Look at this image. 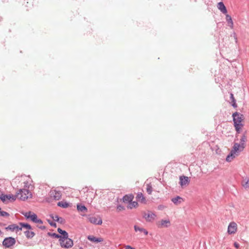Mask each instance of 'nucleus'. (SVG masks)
I'll use <instances>...</instances> for the list:
<instances>
[{"label":"nucleus","mask_w":249,"mask_h":249,"mask_svg":"<svg viewBox=\"0 0 249 249\" xmlns=\"http://www.w3.org/2000/svg\"><path fill=\"white\" fill-rule=\"evenodd\" d=\"M16 243V240L14 238L9 237L6 238L3 241V245L6 248H9Z\"/></svg>","instance_id":"9"},{"label":"nucleus","mask_w":249,"mask_h":249,"mask_svg":"<svg viewBox=\"0 0 249 249\" xmlns=\"http://www.w3.org/2000/svg\"><path fill=\"white\" fill-rule=\"evenodd\" d=\"M138 203L136 201H131L127 206L128 209H132L133 208H136L138 207Z\"/></svg>","instance_id":"21"},{"label":"nucleus","mask_w":249,"mask_h":249,"mask_svg":"<svg viewBox=\"0 0 249 249\" xmlns=\"http://www.w3.org/2000/svg\"><path fill=\"white\" fill-rule=\"evenodd\" d=\"M237 231V225L234 222H231L228 227L227 232L229 234H235Z\"/></svg>","instance_id":"8"},{"label":"nucleus","mask_w":249,"mask_h":249,"mask_svg":"<svg viewBox=\"0 0 249 249\" xmlns=\"http://www.w3.org/2000/svg\"><path fill=\"white\" fill-rule=\"evenodd\" d=\"M227 21L228 22L229 26H230L231 28H232V26H233V22L232 21L231 17H227Z\"/></svg>","instance_id":"29"},{"label":"nucleus","mask_w":249,"mask_h":249,"mask_svg":"<svg viewBox=\"0 0 249 249\" xmlns=\"http://www.w3.org/2000/svg\"><path fill=\"white\" fill-rule=\"evenodd\" d=\"M142 217L148 222H153L156 218L157 215L151 211H147L142 212Z\"/></svg>","instance_id":"6"},{"label":"nucleus","mask_w":249,"mask_h":249,"mask_svg":"<svg viewBox=\"0 0 249 249\" xmlns=\"http://www.w3.org/2000/svg\"><path fill=\"white\" fill-rule=\"evenodd\" d=\"M231 105L234 108H236L237 107V105L236 103V101H233V102H231Z\"/></svg>","instance_id":"33"},{"label":"nucleus","mask_w":249,"mask_h":249,"mask_svg":"<svg viewBox=\"0 0 249 249\" xmlns=\"http://www.w3.org/2000/svg\"><path fill=\"white\" fill-rule=\"evenodd\" d=\"M170 222L169 220H161L158 222L157 225L159 228L167 227L170 225Z\"/></svg>","instance_id":"14"},{"label":"nucleus","mask_w":249,"mask_h":249,"mask_svg":"<svg viewBox=\"0 0 249 249\" xmlns=\"http://www.w3.org/2000/svg\"><path fill=\"white\" fill-rule=\"evenodd\" d=\"M146 191L149 194H151L152 192V187L150 183L146 184Z\"/></svg>","instance_id":"26"},{"label":"nucleus","mask_w":249,"mask_h":249,"mask_svg":"<svg viewBox=\"0 0 249 249\" xmlns=\"http://www.w3.org/2000/svg\"><path fill=\"white\" fill-rule=\"evenodd\" d=\"M242 185L244 188H249V179L245 180Z\"/></svg>","instance_id":"28"},{"label":"nucleus","mask_w":249,"mask_h":249,"mask_svg":"<svg viewBox=\"0 0 249 249\" xmlns=\"http://www.w3.org/2000/svg\"><path fill=\"white\" fill-rule=\"evenodd\" d=\"M134 228L136 232L140 231L141 232H143L145 235L148 234L147 231L144 228H141L137 225H135Z\"/></svg>","instance_id":"20"},{"label":"nucleus","mask_w":249,"mask_h":249,"mask_svg":"<svg viewBox=\"0 0 249 249\" xmlns=\"http://www.w3.org/2000/svg\"><path fill=\"white\" fill-rule=\"evenodd\" d=\"M232 116L235 129L238 133H240L242 127L243 126L242 122L244 120V116L237 112H235L232 114Z\"/></svg>","instance_id":"2"},{"label":"nucleus","mask_w":249,"mask_h":249,"mask_svg":"<svg viewBox=\"0 0 249 249\" xmlns=\"http://www.w3.org/2000/svg\"><path fill=\"white\" fill-rule=\"evenodd\" d=\"M0 199L3 202L7 203L9 201H15L16 199V196L11 194H1L0 195Z\"/></svg>","instance_id":"7"},{"label":"nucleus","mask_w":249,"mask_h":249,"mask_svg":"<svg viewBox=\"0 0 249 249\" xmlns=\"http://www.w3.org/2000/svg\"><path fill=\"white\" fill-rule=\"evenodd\" d=\"M124 210V207L122 206V205H119L117 207V210L118 212H121V211H123Z\"/></svg>","instance_id":"31"},{"label":"nucleus","mask_w":249,"mask_h":249,"mask_svg":"<svg viewBox=\"0 0 249 249\" xmlns=\"http://www.w3.org/2000/svg\"><path fill=\"white\" fill-rule=\"evenodd\" d=\"M6 230H9L13 231H16L18 232L19 231H20L22 230V227H19V225H17L16 224H12L8 226L6 228Z\"/></svg>","instance_id":"13"},{"label":"nucleus","mask_w":249,"mask_h":249,"mask_svg":"<svg viewBox=\"0 0 249 249\" xmlns=\"http://www.w3.org/2000/svg\"><path fill=\"white\" fill-rule=\"evenodd\" d=\"M57 205L59 207L66 208L69 207V204L68 203L65 201H60L58 202Z\"/></svg>","instance_id":"25"},{"label":"nucleus","mask_w":249,"mask_h":249,"mask_svg":"<svg viewBox=\"0 0 249 249\" xmlns=\"http://www.w3.org/2000/svg\"><path fill=\"white\" fill-rule=\"evenodd\" d=\"M15 196H16V198H18L20 200L25 201L32 198V194L28 189H22L19 190Z\"/></svg>","instance_id":"4"},{"label":"nucleus","mask_w":249,"mask_h":249,"mask_svg":"<svg viewBox=\"0 0 249 249\" xmlns=\"http://www.w3.org/2000/svg\"><path fill=\"white\" fill-rule=\"evenodd\" d=\"M19 224V227H22V229L23 228H25L28 230H30L31 229V226L28 224L20 223Z\"/></svg>","instance_id":"27"},{"label":"nucleus","mask_w":249,"mask_h":249,"mask_svg":"<svg viewBox=\"0 0 249 249\" xmlns=\"http://www.w3.org/2000/svg\"><path fill=\"white\" fill-rule=\"evenodd\" d=\"M190 179L188 177L180 176L179 177V184L181 187L183 188L189 185L190 183Z\"/></svg>","instance_id":"10"},{"label":"nucleus","mask_w":249,"mask_h":249,"mask_svg":"<svg viewBox=\"0 0 249 249\" xmlns=\"http://www.w3.org/2000/svg\"><path fill=\"white\" fill-rule=\"evenodd\" d=\"M234 247L236 248H238L239 247V244L237 243H234Z\"/></svg>","instance_id":"35"},{"label":"nucleus","mask_w":249,"mask_h":249,"mask_svg":"<svg viewBox=\"0 0 249 249\" xmlns=\"http://www.w3.org/2000/svg\"><path fill=\"white\" fill-rule=\"evenodd\" d=\"M24 234L27 238H32L35 235V233H34V232H33L32 231H30L29 230L25 231L24 232Z\"/></svg>","instance_id":"23"},{"label":"nucleus","mask_w":249,"mask_h":249,"mask_svg":"<svg viewBox=\"0 0 249 249\" xmlns=\"http://www.w3.org/2000/svg\"><path fill=\"white\" fill-rule=\"evenodd\" d=\"M247 137L245 135H243L240 139V143L234 142L232 149L230 154L227 157L226 161L231 162L236 157L239 155V153L243 151L246 146V142Z\"/></svg>","instance_id":"1"},{"label":"nucleus","mask_w":249,"mask_h":249,"mask_svg":"<svg viewBox=\"0 0 249 249\" xmlns=\"http://www.w3.org/2000/svg\"><path fill=\"white\" fill-rule=\"evenodd\" d=\"M1 210V209L0 208V210Z\"/></svg>","instance_id":"40"},{"label":"nucleus","mask_w":249,"mask_h":249,"mask_svg":"<svg viewBox=\"0 0 249 249\" xmlns=\"http://www.w3.org/2000/svg\"><path fill=\"white\" fill-rule=\"evenodd\" d=\"M171 200L175 205H177L180 204L184 201L183 198L179 196L173 198Z\"/></svg>","instance_id":"17"},{"label":"nucleus","mask_w":249,"mask_h":249,"mask_svg":"<svg viewBox=\"0 0 249 249\" xmlns=\"http://www.w3.org/2000/svg\"><path fill=\"white\" fill-rule=\"evenodd\" d=\"M230 98L231 100V102H233V101H236V100L234 97L233 94L231 93L230 94Z\"/></svg>","instance_id":"34"},{"label":"nucleus","mask_w":249,"mask_h":249,"mask_svg":"<svg viewBox=\"0 0 249 249\" xmlns=\"http://www.w3.org/2000/svg\"><path fill=\"white\" fill-rule=\"evenodd\" d=\"M164 208V206H163V205H160L159 207H158V209H160V210H161V209H163Z\"/></svg>","instance_id":"36"},{"label":"nucleus","mask_w":249,"mask_h":249,"mask_svg":"<svg viewBox=\"0 0 249 249\" xmlns=\"http://www.w3.org/2000/svg\"><path fill=\"white\" fill-rule=\"evenodd\" d=\"M57 231L60 234H61L60 235V237H61L60 238H63V237L64 238V237L68 236V233L65 231H63V230H61V229L58 228L57 229Z\"/></svg>","instance_id":"24"},{"label":"nucleus","mask_w":249,"mask_h":249,"mask_svg":"<svg viewBox=\"0 0 249 249\" xmlns=\"http://www.w3.org/2000/svg\"><path fill=\"white\" fill-rule=\"evenodd\" d=\"M59 241L61 247L63 248H71L73 245V241L69 238L68 236L61 238L59 239Z\"/></svg>","instance_id":"5"},{"label":"nucleus","mask_w":249,"mask_h":249,"mask_svg":"<svg viewBox=\"0 0 249 249\" xmlns=\"http://www.w3.org/2000/svg\"><path fill=\"white\" fill-rule=\"evenodd\" d=\"M125 249H135L134 248H132L130 246H127L125 247Z\"/></svg>","instance_id":"37"},{"label":"nucleus","mask_w":249,"mask_h":249,"mask_svg":"<svg viewBox=\"0 0 249 249\" xmlns=\"http://www.w3.org/2000/svg\"><path fill=\"white\" fill-rule=\"evenodd\" d=\"M52 218L53 219V220L56 221H59L60 219H62L61 217H59L57 215H55L54 216H52Z\"/></svg>","instance_id":"30"},{"label":"nucleus","mask_w":249,"mask_h":249,"mask_svg":"<svg viewBox=\"0 0 249 249\" xmlns=\"http://www.w3.org/2000/svg\"><path fill=\"white\" fill-rule=\"evenodd\" d=\"M60 223H62L63 222V218H62V219H60L59 221Z\"/></svg>","instance_id":"38"},{"label":"nucleus","mask_w":249,"mask_h":249,"mask_svg":"<svg viewBox=\"0 0 249 249\" xmlns=\"http://www.w3.org/2000/svg\"><path fill=\"white\" fill-rule=\"evenodd\" d=\"M134 198V196L132 194L126 195L123 197V201L124 203H129L133 200Z\"/></svg>","instance_id":"16"},{"label":"nucleus","mask_w":249,"mask_h":249,"mask_svg":"<svg viewBox=\"0 0 249 249\" xmlns=\"http://www.w3.org/2000/svg\"><path fill=\"white\" fill-rule=\"evenodd\" d=\"M77 209L79 212H83L86 213L88 211L87 208L84 205H82L81 204L77 205Z\"/></svg>","instance_id":"22"},{"label":"nucleus","mask_w":249,"mask_h":249,"mask_svg":"<svg viewBox=\"0 0 249 249\" xmlns=\"http://www.w3.org/2000/svg\"><path fill=\"white\" fill-rule=\"evenodd\" d=\"M22 214L24 215V216L27 219H30L32 221L37 224V226L41 229H45V227L44 226L42 225L43 222L42 221L37 218V215L35 213L29 211L25 213H22Z\"/></svg>","instance_id":"3"},{"label":"nucleus","mask_w":249,"mask_h":249,"mask_svg":"<svg viewBox=\"0 0 249 249\" xmlns=\"http://www.w3.org/2000/svg\"><path fill=\"white\" fill-rule=\"evenodd\" d=\"M51 236L54 238H59V239H60V237H61L60 235H59V234H57L56 233H52L51 234Z\"/></svg>","instance_id":"32"},{"label":"nucleus","mask_w":249,"mask_h":249,"mask_svg":"<svg viewBox=\"0 0 249 249\" xmlns=\"http://www.w3.org/2000/svg\"><path fill=\"white\" fill-rule=\"evenodd\" d=\"M89 220L91 223L96 225H101L102 223L101 218L98 217H90L89 218Z\"/></svg>","instance_id":"12"},{"label":"nucleus","mask_w":249,"mask_h":249,"mask_svg":"<svg viewBox=\"0 0 249 249\" xmlns=\"http://www.w3.org/2000/svg\"><path fill=\"white\" fill-rule=\"evenodd\" d=\"M50 196L55 200H59L61 197L60 192L56 190H52L50 192Z\"/></svg>","instance_id":"11"},{"label":"nucleus","mask_w":249,"mask_h":249,"mask_svg":"<svg viewBox=\"0 0 249 249\" xmlns=\"http://www.w3.org/2000/svg\"><path fill=\"white\" fill-rule=\"evenodd\" d=\"M88 239L91 241V242H96V243H98V242H103V238H102V237H98V238H97L96 237H94L93 236H89L88 237Z\"/></svg>","instance_id":"19"},{"label":"nucleus","mask_w":249,"mask_h":249,"mask_svg":"<svg viewBox=\"0 0 249 249\" xmlns=\"http://www.w3.org/2000/svg\"><path fill=\"white\" fill-rule=\"evenodd\" d=\"M218 8L222 12L223 14H227V11L225 6L222 2H220L217 4Z\"/></svg>","instance_id":"18"},{"label":"nucleus","mask_w":249,"mask_h":249,"mask_svg":"<svg viewBox=\"0 0 249 249\" xmlns=\"http://www.w3.org/2000/svg\"><path fill=\"white\" fill-rule=\"evenodd\" d=\"M137 200L141 203L146 204V200L142 193H138L136 196Z\"/></svg>","instance_id":"15"},{"label":"nucleus","mask_w":249,"mask_h":249,"mask_svg":"<svg viewBox=\"0 0 249 249\" xmlns=\"http://www.w3.org/2000/svg\"><path fill=\"white\" fill-rule=\"evenodd\" d=\"M51 224L52 225H53V226H55V225H56V224Z\"/></svg>","instance_id":"39"}]
</instances>
